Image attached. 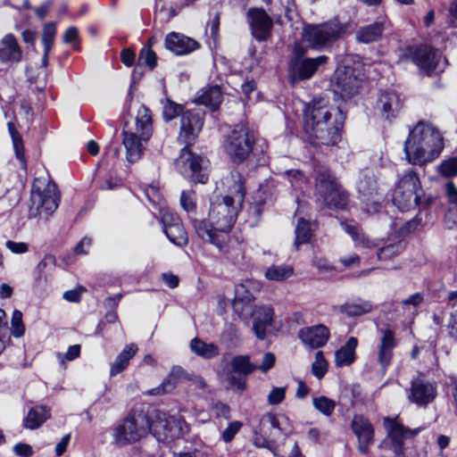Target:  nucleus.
Segmentation results:
<instances>
[{
	"label": "nucleus",
	"mask_w": 457,
	"mask_h": 457,
	"mask_svg": "<svg viewBox=\"0 0 457 457\" xmlns=\"http://www.w3.org/2000/svg\"><path fill=\"white\" fill-rule=\"evenodd\" d=\"M294 273L293 267L289 265H271L265 271V277L269 280L284 281Z\"/></svg>",
	"instance_id": "nucleus-42"
},
{
	"label": "nucleus",
	"mask_w": 457,
	"mask_h": 457,
	"mask_svg": "<svg viewBox=\"0 0 457 457\" xmlns=\"http://www.w3.org/2000/svg\"><path fill=\"white\" fill-rule=\"evenodd\" d=\"M256 428L254 430V436H253V445L258 448H266V449H271L275 446L276 441L274 439H270L269 436L262 434V428Z\"/></svg>",
	"instance_id": "nucleus-54"
},
{
	"label": "nucleus",
	"mask_w": 457,
	"mask_h": 457,
	"mask_svg": "<svg viewBox=\"0 0 457 457\" xmlns=\"http://www.w3.org/2000/svg\"><path fill=\"white\" fill-rule=\"evenodd\" d=\"M436 198L432 195H426L424 192L419 194V201H417L416 207L419 208L420 215L421 216L422 212H429L434 204Z\"/></svg>",
	"instance_id": "nucleus-57"
},
{
	"label": "nucleus",
	"mask_w": 457,
	"mask_h": 457,
	"mask_svg": "<svg viewBox=\"0 0 457 457\" xmlns=\"http://www.w3.org/2000/svg\"><path fill=\"white\" fill-rule=\"evenodd\" d=\"M439 174L444 178H452L457 175V155L442 161L438 167Z\"/></svg>",
	"instance_id": "nucleus-51"
},
{
	"label": "nucleus",
	"mask_w": 457,
	"mask_h": 457,
	"mask_svg": "<svg viewBox=\"0 0 457 457\" xmlns=\"http://www.w3.org/2000/svg\"><path fill=\"white\" fill-rule=\"evenodd\" d=\"M312 404L317 411L327 417H329L333 414L337 405L333 399L325 395L313 397Z\"/></svg>",
	"instance_id": "nucleus-44"
},
{
	"label": "nucleus",
	"mask_w": 457,
	"mask_h": 457,
	"mask_svg": "<svg viewBox=\"0 0 457 457\" xmlns=\"http://www.w3.org/2000/svg\"><path fill=\"white\" fill-rule=\"evenodd\" d=\"M136 126L144 142H147L152 137L154 130L152 111L148 107L142 105L138 110L136 118Z\"/></svg>",
	"instance_id": "nucleus-32"
},
{
	"label": "nucleus",
	"mask_w": 457,
	"mask_h": 457,
	"mask_svg": "<svg viewBox=\"0 0 457 457\" xmlns=\"http://www.w3.org/2000/svg\"><path fill=\"white\" fill-rule=\"evenodd\" d=\"M205 115L201 108H188L179 120L178 141L184 145H195L204 129Z\"/></svg>",
	"instance_id": "nucleus-13"
},
{
	"label": "nucleus",
	"mask_w": 457,
	"mask_h": 457,
	"mask_svg": "<svg viewBox=\"0 0 457 457\" xmlns=\"http://www.w3.org/2000/svg\"><path fill=\"white\" fill-rule=\"evenodd\" d=\"M329 62V57L320 54L293 62H287V79L291 86L312 79L321 67Z\"/></svg>",
	"instance_id": "nucleus-14"
},
{
	"label": "nucleus",
	"mask_w": 457,
	"mask_h": 457,
	"mask_svg": "<svg viewBox=\"0 0 457 457\" xmlns=\"http://www.w3.org/2000/svg\"><path fill=\"white\" fill-rule=\"evenodd\" d=\"M422 217L417 213L412 219L405 221L398 229L397 233L400 237H406L413 233L419 226L421 225Z\"/></svg>",
	"instance_id": "nucleus-53"
},
{
	"label": "nucleus",
	"mask_w": 457,
	"mask_h": 457,
	"mask_svg": "<svg viewBox=\"0 0 457 457\" xmlns=\"http://www.w3.org/2000/svg\"><path fill=\"white\" fill-rule=\"evenodd\" d=\"M358 339L350 337L345 344L337 349L335 353V362L337 367H345L353 364L356 360V348Z\"/></svg>",
	"instance_id": "nucleus-30"
},
{
	"label": "nucleus",
	"mask_w": 457,
	"mask_h": 457,
	"mask_svg": "<svg viewBox=\"0 0 457 457\" xmlns=\"http://www.w3.org/2000/svg\"><path fill=\"white\" fill-rule=\"evenodd\" d=\"M180 205L182 209L188 214V220L194 218L192 215L196 214V201L195 191H182L180 195Z\"/></svg>",
	"instance_id": "nucleus-45"
},
{
	"label": "nucleus",
	"mask_w": 457,
	"mask_h": 457,
	"mask_svg": "<svg viewBox=\"0 0 457 457\" xmlns=\"http://www.w3.org/2000/svg\"><path fill=\"white\" fill-rule=\"evenodd\" d=\"M138 347L135 343L126 345L122 351L117 355L110 368V375L116 376L125 370L130 360L136 355Z\"/></svg>",
	"instance_id": "nucleus-31"
},
{
	"label": "nucleus",
	"mask_w": 457,
	"mask_h": 457,
	"mask_svg": "<svg viewBox=\"0 0 457 457\" xmlns=\"http://www.w3.org/2000/svg\"><path fill=\"white\" fill-rule=\"evenodd\" d=\"M346 33V26L338 18L320 23H307L303 28V40L310 49L322 51L330 48Z\"/></svg>",
	"instance_id": "nucleus-6"
},
{
	"label": "nucleus",
	"mask_w": 457,
	"mask_h": 457,
	"mask_svg": "<svg viewBox=\"0 0 457 457\" xmlns=\"http://www.w3.org/2000/svg\"><path fill=\"white\" fill-rule=\"evenodd\" d=\"M266 205V199L262 196H259L250 204L249 213L255 219L256 221H260L264 212Z\"/></svg>",
	"instance_id": "nucleus-55"
},
{
	"label": "nucleus",
	"mask_w": 457,
	"mask_h": 457,
	"mask_svg": "<svg viewBox=\"0 0 457 457\" xmlns=\"http://www.w3.org/2000/svg\"><path fill=\"white\" fill-rule=\"evenodd\" d=\"M423 193L418 173L411 170L398 180L393 193V204L401 211L416 208L419 194Z\"/></svg>",
	"instance_id": "nucleus-11"
},
{
	"label": "nucleus",
	"mask_w": 457,
	"mask_h": 457,
	"mask_svg": "<svg viewBox=\"0 0 457 457\" xmlns=\"http://www.w3.org/2000/svg\"><path fill=\"white\" fill-rule=\"evenodd\" d=\"M393 359V350L379 347L378 361L383 371H386L387 367L391 364Z\"/></svg>",
	"instance_id": "nucleus-59"
},
{
	"label": "nucleus",
	"mask_w": 457,
	"mask_h": 457,
	"mask_svg": "<svg viewBox=\"0 0 457 457\" xmlns=\"http://www.w3.org/2000/svg\"><path fill=\"white\" fill-rule=\"evenodd\" d=\"M312 229L311 221L301 217L297 220V223L295 228V246L296 249L302 245L310 243L312 237Z\"/></svg>",
	"instance_id": "nucleus-38"
},
{
	"label": "nucleus",
	"mask_w": 457,
	"mask_h": 457,
	"mask_svg": "<svg viewBox=\"0 0 457 457\" xmlns=\"http://www.w3.org/2000/svg\"><path fill=\"white\" fill-rule=\"evenodd\" d=\"M274 310L270 305H262L255 310L253 319V330L255 337L264 340L267 336V328L272 325Z\"/></svg>",
	"instance_id": "nucleus-25"
},
{
	"label": "nucleus",
	"mask_w": 457,
	"mask_h": 457,
	"mask_svg": "<svg viewBox=\"0 0 457 457\" xmlns=\"http://www.w3.org/2000/svg\"><path fill=\"white\" fill-rule=\"evenodd\" d=\"M242 422L241 421H232L230 422L228 427L224 429V431L221 434V438L225 443H229L233 440L235 436L238 433L240 428H242Z\"/></svg>",
	"instance_id": "nucleus-56"
},
{
	"label": "nucleus",
	"mask_w": 457,
	"mask_h": 457,
	"mask_svg": "<svg viewBox=\"0 0 457 457\" xmlns=\"http://www.w3.org/2000/svg\"><path fill=\"white\" fill-rule=\"evenodd\" d=\"M194 145H183L175 159V167L184 179L192 184H206L207 170L203 167L204 157L193 151Z\"/></svg>",
	"instance_id": "nucleus-10"
},
{
	"label": "nucleus",
	"mask_w": 457,
	"mask_h": 457,
	"mask_svg": "<svg viewBox=\"0 0 457 457\" xmlns=\"http://www.w3.org/2000/svg\"><path fill=\"white\" fill-rule=\"evenodd\" d=\"M396 346L395 333L392 329L386 328L382 330V337L379 347L394 350Z\"/></svg>",
	"instance_id": "nucleus-58"
},
{
	"label": "nucleus",
	"mask_w": 457,
	"mask_h": 457,
	"mask_svg": "<svg viewBox=\"0 0 457 457\" xmlns=\"http://www.w3.org/2000/svg\"><path fill=\"white\" fill-rule=\"evenodd\" d=\"M401 59L411 61L420 71L431 76L439 64L441 53L428 44L409 45L403 49Z\"/></svg>",
	"instance_id": "nucleus-12"
},
{
	"label": "nucleus",
	"mask_w": 457,
	"mask_h": 457,
	"mask_svg": "<svg viewBox=\"0 0 457 457\" xmlns=\"http://www.w3.org/2000/svg\"><path fill=\"white\" fill-rule=\"evenodd\" d=\"M162 105V118L165 123H169L177 118L181 119V116L188 108L186 104H179L170 97H165L161 101Z\"/></svg>",
	"instance_id": "nucleus-35"
},
{
	"label": "nucleus",
	"mask_w": 457,
	"mask_h": 457,
	"mask_svg": "<svg viewBox=\"0 0 457 457\" xmlns=\"http://www.w3.org/2000/svg\"><path fill=\"white\" fill-rule=\"evenodd\" d=\"M385 29V21H376L370 24L361 27L356 31V39L363 44L379 41L383 37Z\"/></svg>",
	"instance_id": "nucleus-28"
},
{
	"label": "nucleus",
	"mask_w": 457,
	"mask_h": 457,
	"mask_svg": "<svg viewBox=\"0 0 457 457\" xmlns=\"http://www.w3.org/2000/svg\"><path fill=\"white\" fill-rule=\"evenodd\" d=\"M276 364V356L271 352H267L264 353L262 363L257 367L259 370L262 373L268 372L271 370Z\"/></svg>",
	"instance_id": "nucleus-62"
},
{
	"label": "nucleus",
	"mask_w": 457,
	"mask_h": 457,
	"mask_svg": "<svg viewBox=\"0 0 457 457\" xmlns=\"http://www.w3.org/2000/svg\"><path fill=\"white\" fill-rule=\"evenodd\" d=\"M120 62L127 67H132L136 62V53L130 47L121 49L120 53Z\"/></svg>",
	"instance_id": "nucleus-63"
},
{
	"label": "nucleus",
	"mask_w": 457,
	"mask_h": 457,
	"mask_svg": "<svg viewBox=\"0 0 457 457\" xmlns=\"http://www.w3.org/2000/svg\"><path fill=\"white\" fill-rule=\"evenodd\" d=\"M307 47L302 46L299 43H295L292 49V54L287 61V62H293L299 60L309 58L307 56Z\"/></svg>",
	"instance_id": "nucleus-61"
},
{
	"label": "nucleus",
	"mask_w": 457,
	"mask_h": 457,
	"mask_svg": "<svg viewBox=\"0 0 457 457\" xmlns=\"http://www.w3.org/2000/svg\"><path fill=\"white\" fill-rule=\"evenodd\" d=\"M190 349L196 355L211 360L220 354V349L214 343H206L199 337H195L190 341Z\"/></svg>",
	"instance_id": "nucleus-37"
},
{
	"label": "nucleus",
	"mask_w": 457,
	"mask_h": 457,
	"mask_svg": "<svg viewBox=\"0 0 457 457\" xmlns=\"http://www.w3.org/2000/svg\"><path fill=\"white\" fill-rule=\"evenodd\" d=\"M318 193L324 207L335 211H346L350 195L330 170H322L317 176Z\"/></svg>",
	"instance_id": "nucleus-8"
},
{
	"label": "nucleus",
	"mask_w": 457,
	"mask_h": 457,
	"mask_svg": "<svg viewBox=\"0 0 457 457\" xmlns=\"http://www.w3.org/2000/svg\"><path fill=\"white\" fill-rule=\"evenodd\" d=\"M51 418V410L44 404L31 407L23 420V426L30 430L40 428Z\"/></svg>",
	"instance_id": "nucleus-29"
},
{
	"label": "nucleus",
	"mask_w": 457,
	"mask_h": 457,
	"mask_svg": "<svg viewBox=\"0 0 457 457\" xmlns=\"http://www.w3.org/2000/svg\"><path fill=\"white\" fill-rule=\"evenodd\" d=\"M183 372L182 368L173 367L162 382L157 387L151 390V395H158L172 391Z\"/></svg>",
	"instance_id": "nucleus-39"
},
{
	"label": "nucleus",
	"mask_w": 457,
	"mask_h": 457,
	"mask_svg": "<svg viewBox=\"0 0 457 457\" xmlns=\"http://www.w3.org/2000/svg\"><path fill=\"white\" fill-rule=\"evenodd\" d=\"M254 301V296L246 287L240 284L236 287L234 307L237 308V303H242L243 306H248Z\"/></svg>",
	"instance_id": "nucleus-49"
},
{
	"label": "nucleus",
	"mask_w": 457,
	"mask_h": 457,
	"mask_svg": "<svg viewBox=\"0 0 457 457\" xmlns=\"http://www.w3.org/2000/svg\"><path fill=\"white\" fill-rule=\"evenodd\" d=\"M445 147L444 137L434 126L421 120L410 129L403 145L406 161L422 166L436 159Z\"/></svg>",
	"instance_id": "nucleus-4"
},
{
	"label": "nucleus",
	"mask_w": 457,
	"mask_h": 457,
	"mask_svg": "<svg viewBox=\"0 0 457 457\" xmlns=\"http://www.w3.org/2000/svg\"><path fill=\"white\" fill-rule=\"evenodd\" d=\"M239 339L240 333L237 325L233 323L226 324L220 337V343L227 347H231L235 345Z\"/></svg>",
	"instance_id": "nucleus-43"
},
{
	"label": "nucleus",
	"mask_w": 457,
	"mask_h": 457,
	"mask_svg": "<svg viewBox=\"0 0 457 457\" xmlns=\"http://www.w3.org/2000/svg\"><path fill=\"white\" fill-rule=\"evenodd\" d=\"M376 108L384 120L391 122L399 116L403 108V100L395 90H385L379 94Z\"/></svg>",
	"instance_id": "nucleus-21"
},
{
	"label": "nucleus",
	"mask_w": 457,
	"mask_h": 457,
	"mask_svg": "<svg viewBox=\"0 0 457 457\" xmlns=\"http://www.w3.org/2000/svg\"><path fill=\"white\" fill-rule=\"evenodd\" d=\"M286 397L284 387H273L268 395V403L271 405L279 404Z\"/></svg>",
	"instance_id": "nucleus-60"
},
{
	"label": "nucleus",
	"mask_w": 457,
	"mask_h": 457,
	"mask_svg": "<svg viewBox=\"0 0 457 457\" xmlns=\"http://www.w3.org/2000/svg\"><path fill=\"white\" fill-rule=\"evenodd\" d=\"M161 223L163 232L170 243L179 247H185L188 245L187 232L182 220L177 213L171 212H162Z\"/></svg>",
	"instance_id": "nucleus-20"
},
{
	"label": "nucleus",
	"mask_w": 457,
	"mask_h": 457,
	"mask_svg": "<svg viewBox=\"0 0 457 457\" xmlns=\"http://www.w3.org/2000/svg\"><path fill=\"white\" fill-rule=\"evenodd\" d=\"M328 371V361L321 351L316 353L315 361L312 364V373L318 379H321Z\"/></svg>",
	"instance_id": "nucleus-50"
},
{
	"label": "nucleus",
	"mask_w": 457,
	"mask_h": 457,
	"mask_svg": "<svg viewBox=\"0 0 457 457\" xmlns=\"http://www.w3.org/2000/svg\"><path fill=\"white\" fill-rule=\"evenodd\" d=\"M363 76L360 65L346 61L338 63L331 78L334 94L344 101L350 100L359 94Z\"/></svg>",
	"instance_id": "nucleus-7"
},
{
	"label": "nucleus",
	"mask_w": 457,
	"mask_h": 457,
	"mask_svg": "<svg viewBox=\"0 0 457 457\" xmlns=\"http://www.w3.org/2000/svg\"><path fill=\"white\" fill-rule=\"evenodd\" d=\"M164 46L175 55H187L198 50L201 44L182 33L171 31L165 36Z\"/></svg>",
	"instance_id": "nucleus-22"
},
{
	"label": "nucleus",
	"mask_w": 457,
	"mask_h": 457,
	"mask_svg": "<svg viewBox=\"0 0 457 457\" xmlns=\"http://www.w3.org/2000/svg\"><path fill=\"white\" fill-rule=\"evenodd\" d=\"M138 66H146L154 71L158 65V56L153 49H140L137 58Z\"/></svg>",
	"instance_id": "nucleus-46"
},
{
	"label": "nucleus",
	"mask_w": 457,
	"mask_h": 457,
	"mask_svg": "<svg viewBox=\"0 0 457 457\" xmlns=\"http://www.w3.org/2000/svg\"><path fill=\"white\" fill-rule=\"evenodd\" d=\"M22 54L16 37L12 33L6 34L1 40L0 62L19 63L22 60Z\"/></svg>",
	"instance_id": "nucleus-24"
},
{
	"label": "nucleus",
	"mask_w": 457,
	"mask_h": 457,
	"mask_svg": "<svg viewBox=\"0 0 457 457\" xmlns=\"http://www.w3.org/2000/svg\"><path fill=\"white\" fill-rule=\"evenodd\" d=\"M122 144L126 149V159L129 163H135L140 160L144 154L145 146L143 145L141 135L134 132L122 131Z\"/></svg>",
	"instance_id": "nucleus-26"
},
{
	"label": "nucleus",
	"mask_w": 457,
	"mask_h": 457,
	"mask_svg": "<svg viewBox=\"0 0 457 457\" xmlns=\"http://www.w3.org/2000/svg\"><path fill=\"white\" fill-rule=\"evenodd\" d=\"M252 37L257 42H266L271 37L274 23L262 7H251L246 12Z\"/></svg>",
	"instance_id": "nucleus-18"
},
{
	"label": "nucleus",
	"mask_w": 457,
	"mask_h": 457,
	"mask_svg": "<svg viewBox=\"0 0 457 457\" xmlns=\"http://www.w3.org/2000/svg\"><path fill=\"white\" fill-rule=\"evenodd\" d=\"M298 337L312 349L323 347L330 337L328 328L323 324L305 327L299 330Z\"/></svg>",
	"instance_id": "nucleus-23"
},
{
	"label": "nucleus",
	"mask_w": 457,
	"mask_h": 457,
	"mask_svg": "<svg viewBox=\"0 0 457 457\" xmlns=\"http://www.w3.org/2000/svg\"><path fill=\"white\" fill-rule=\"evenodd\" d=\"M212 409L217 418L222 417L227 420L230 418V408L227 403L217 401L216 403H212Z\"/></svg>",
	"instance_id": "nucleus-64"
},
{
	"label": "nucleus",
	"mask_w": 457,
	"mask_h": 457,
	"mask_svg": "<svg viewBox=\"0 0 457 457\" xmlns=\"http://www.w3.org/2000/svg\"><path fill=\"white\" fill-rule=\"evenodd\" d=\"M372 308V303L370 301L357 298L342 304L340 312L348 317H359L370 312Z\"/></svg>",
	"instance_id": "nucleus-36"
},
{
	"label": "nucleus",
	"mask_w": 457,
	"mask_h": 457,
	"mask_svg": "<svg viewBox=\"0 0 457 457\" xmlns=\"http://www.w3.org/2000/svg\"><path fill=\"white\" fill-rule=\"evenodd\" d=\"M346 112L333 106L323 97H313L303 109L305 141L318 149L337 145L342 139Z\"/></svg>",
	"instance_id": "nucleus-2"
},
{
	"label": "nucleus",
	"mask_w": 457,
	"mask_h": 457,
	"mask_svg": "<svg viewBox=\"0 0 457 457\" xmlns=\"http://www.w3.org/2000/svg\"><path fill=\"white\" fill-rule=\"evenodd\" d=\"M284 177L288 179L294 189H302L303 186L307 182V178L301 170H287L284 172Z\"/></svg>",
	"instance_id": "nucleus-48"
},
{
	"label": "nucleus",
	"mask_w": 457,
	"mask_h": 457,
	"mask_svg": "<svg viewBox=\"0 0 457 457\" xmlns=\"http://www.w3.org/2000/svg\"><path fill=\"white\" fill-rule=\"evenodd\" d=\"M228 194L211 203L209 219L190 218L197 237L214 245L220 253L228 251L232 230L246 195V180L241 173L228 187Z\"/></svg>",
	"instance_id": "nucleus-1"
},
{
	"label": "nucleus",
	"mask_w": 457,
	"mask_h": 457,
	"mask_svg": "<svg viewBox=\"0 0 457 457\" xmlns=\"http://www.w3.org/2000/svg\"><path fill=\"white\" fill-rule=\"evenodd\" d=\"M405 245L403 240L380 242L377 250V258L382 262L391 261L403 252Z\"/></svg>",
	"instance_id": "nucleus-33"
},
{
	"label": "nucleus",
	"mask_w": 457,
	"mask_h": 457,
	"mask_svg": "<svg viewBox=\"0 0 457 457\" xmlns=\"http://www.w3.org/2000/svg\"><path fill=\"white\" fill-rule=\"evenodd\" d=\"M11 334L15 337H21L25 333V326L22 321V312L19 310H14L11 320Z\"/></svg>",
	"instance_id": "nucleus-52"
},
{
	"label": "nucleus",
	"mask_w": 457,
	"mask_h": 457,
	"mask_svg": "<svg viewBox=\"0 0 457 457\" xmlns=\"http://www.w3.org/2000/svg\"><path fill=\"white\" fill-rule=\"evenodd\" d=\"M436 383L427 379L424 373H419L411 380L408 390V399L411 403L418 406H427L436 399Z\"/></svg>",
	"instance_id": "nucleus-19"
},
{
	"label": "nucleus",
	"mask_w": 457,
	"mask_h": 457,
	"mask_svg": "<svg viewBox=\"0 0 457 457\" xmlns=\"http://www.w3.org/2000/svg\"><path fill=\"white\" fill-rule=\"evenodd\" d=\"M383 426L386 431V438L390 441V449L395 457H404V440L413 439L420 433V428H410L399 421V416L383 418Z\"/></svg>",
	"instance_id": "nucleus-15"
},
{
	"label": "nucleus",
	"mask_w": 457,
	"mask_h": 457,
	"mask_svg": "<svg viewBox=\"0 0 457 457\" xmlns=\"http://www.w3.org/2000/svg\"><path fill=\"white\" fill-rule=\"evenodd\" d=\"M350 428L357 439V450L361 454L370 453L375 442V428L370 419L363 414H353Z\"/></svg>",
	"instance_id": "nucleus-17"
},
{
	"label": "nucleus",
	"mask_w": 457,
	"mask_h": 457,
	"mask_svg": "<svg viewBox=\"0 0 457 457\" xmlns=\"http://www.w3.org/2000/svg\"><path fill=\"white\" fill-rule=\"evenodd\" d=\"M7 128L12 138L15 157L19 161L21 168L26 170L28 162L25 154L22 136L20 134L13 122L9 121L7 123Z\"/></svg>",
	"instance_id": "nucleus-34"
},
{
	"label": "nucleus",
	"mask_w": 457,
	"mask_h": 457,
	"mask_svg": "<svg viewBox=\"0 0 457 457\" xmlns=\"http://www.w3.org/2000/svg\"><path fill=\"white\" fill-rule=\"evenodd\" d=\"M56 35V24L54 21L46 22L43 27L42 44L44 49L51 51Z\"/></svg>",
	"instance_id": "nucleus-47"
},
{
	"label": "nucleus",
	"mask_w": 457,
	"mask_h": 457,
	"mask_svg": "<svg viewBox=\"0 0 457 457\" xmlns=\"http://www.w3.org/2000/svg\"><path fill=\"white\" fill-rule=\"evenodd\" d=\"M232 370L240 375L252 374L257 366L250 361L249 355H237L231 361Z\"/></svg>",
	"instance_id": "nucleus-41"
},
{
	"label": "nucleus",
	"mask_w": 457,
	"mask_h": 457,
	"mask_svg": "<svg viewBox=\"0 0 457 457\" xmlns=\"http://www.w3.org/2000/svg\"><path fill=\"white\" fill-rule=\"evenodd\" d=\"M168 425L163 411L152 404L143 403L130 410L122 423L115 428L114 436L116 441L121 445L138 442L148 434H153L158 438L163 435L167 438Z\"/></svg>",
	"instance_id": "nucleus-3"
},
{
	"label": "nucleus",
	"mask_w": 457,
	"mask_h": 457,
	"mask_svg": "<svg viewBox=\"0 0 457 457\" xmlns=\"http://www.w3.org/2000/svg\"><path fill=\"white\" fill-rule=\"evenodd\" d=\"M55 262L56 260L54 255L46 254L44 258L37 263L33 272V287L43 288L46 286L47 278L45 274V270L49 264L54 265Z\"/></svg>",
	"instance_id": "nucleus-40"
},
{
	"label": "nucleus",
	"mask_w": 457,
	"mask_h": 457,
	"mask_svg": "<svg viewBox=\"0 0 457 457\" xmlns=\"http://www.w3.org/2000/svg\"><path fill=\"white\" fill-rule=\"evenodd\" d=\"M223 102V93L219 85L207 87L203 93L196 96L194 103L208 107L212 112L220 110Z\"/></svg>",
	"instance_id": "nucleus-27"
},
{
	"label": "nucleus",
	"mask_w": 457,
	"mask_h": 457,
	"mask_svg": "<svg viewBox=\"0 0 457 457\" xmlns=\"http://www.w3.org/2000/svg\"><path fill=\"white\" fill-rule=\"evenodd\" d=\"M35 179L31 186L30 205L29 207L28 217L29 219L41 218L47 219L57 209L60 202V193L55 184H47L44 189L37 186Z\"/></svg>",
	"instance_id": "nucleus-9"
},
{
	"label": "nucleus",
	"mask_w": 457,
	"mask_h": 457,
	"mask_svg": "<svg viewBox=\"0 0 457 457\" xmlns=\"http://www.w3.org/2000/svg\"><path fill=\"white\" fill-rule=\"evenodd\" d=\"M357 198L363 212L369 214L379 213L382 208L383 195L378 193V182L373 176H363L357 184Z\"/></svg>",
	"instance_id": "nucleus-16"
},
{
	"label": "nucleus",
	"mask_w": 457,
	"mask_h": 457,
	"mask_svg": "<svg viewBox=\"0 0 457 457\" xmlns=\"http://www.w3.org/2000/svg\"><path fill=\"white\" fill-rule=\"evenodd\" d=\"M256 134L247 123L234 124L224 136L222 147L231 163L240 165L247 162L253 154Z\"/></svg>",
	"instance_id": "nucleus-5"
}]
</instances>
